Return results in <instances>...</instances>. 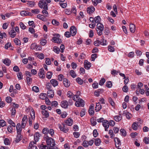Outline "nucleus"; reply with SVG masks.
<instances>
[{
    "label": "nucleus",
    "mask_w": 149,
    "mask_h": 149,
    "mask_svg": "<svg viewBox=\"0 0 149 149\" xmlns=\"http://www.w3.org/2000/svg\"><path fill=\"white\" fill-rule=\"evenodd\" d=\"M47 4L44 1H39L38 3V6L41 8H43L44 10L42 11V13L43 15L45 17L48 16V13L47 10H48Z\"/></svg>",
    "instance_id": "f257e3e1"
},
{
    "label": "nucleus",
    "mask_w": 149,
    "mask_h": 149,
    "mask_svg": "<svg viewBox=\"0 0 149 149\" xmlns=\"http://www.w3.org/2000/svg\"><path fill=\"white\" fill-rule=\"evenodd\" d=\"M45 138H46V140L47 144L49 147H53L55 145L54 140L52 138L49 137L47 136L44 137Z\"/></svg>",
    "instance_id": "f03ea898"
},
{
    "label": "nucleus",
    "mask_w": 149,
    "mask_h": 149,
    "mask_svg": "<svg viewBox=\"0 0 149 149\" xmlns=\"http://www.w3.org/2000/svg\"><path fill=\"white\" fill-rule=\"evenodd\" d=\"M84 101L81 98L77 99L75 102V106L77 107H84Z\"/></svg>",
    "instance_id": "7ed1b4c3"
},
{
    "label": "nucleus",
    "mask_w": 149,
    "mask_h": 149,
    "mask_svg": "<svg viewBox=\"0 0 149 149\" xmlns=\"http://www.w3.org/2000/svg\"><path fill=\"white\" fill-rule=\"evenodd\" d=\"M45 72L44 71V69L42 68L40 70V71L38 73L39 76L42 79H43L45 77Z\"/></svg>",
    "instance_id": "20e7f679"
},
{
    "label": "nucleus",
    "mask_w": 149,
    "mask_h": 149,
    "mask_svg": "<svg viewBox=\"0 0 149 149\" xmlns=\"http://www.w3.org/2000/svg\"><path fill=\"white\" fill-rule=\"evenodd\" d=\"M84 67L87 70L89 69L91 66V63L87 60H85L84 61Z\"/></svg>",
    "instance_id": "39448f33"
},
{
    "label": "nucleus",
    "mask_w": 149,
    "mask_h": 149,
    "mask_svg": "<svg viewBox=\"0 0 149 149\" xmlns=\"http://www.w3.org/2000/svg\"><path fill=\"white\" fill-rule=\"evenodd\" d=\"M36 143L34 141L31 142L29 144L28 147V149H37V148L36 146H34V144Z\"/></svg>",
    "instance_id": "423d86ee"
},
{
    "label": "nucleus",
    "mask_w": 149,
    "mask_h": 149,
    "mask_svg": "<svg viewBox=\"0 0 149 149\" xmlns=\"http://www.w3.org/2000/svg\"><path fill=\"white\" fill-rule=\"evenodd\" d=\"M109 122L107 120H104L102 122V125L105 128V131H107L109 127Z\"/></svg>",
    "instance_id": "0eeeda50"
},
{
    "label": "nucleus",
    "mask_w": 149,
    "mask_h": 149,
    "mask_svg": "<svg viewBox=\"0 0 149 149\" xmlns=\"http://www.w3.org/2000/svg\"><path fill=\"white\" fill-rule=\"evenodd\" d=\"M114 141L115 142V145L116 147H118L121 145L120 140L118 138H115L114 139Z\"/></svg>",
    "instance_id": "6e6552de"
},
{
    "label": "nucleus",
    "mask_w": 149,
    "mask_h": 149,
    "mask_svg": "<svg viewBox=\"0 0 149 149\" xmlns=\"http://www.w3.org/2000/svg\"><path fill=\"white\" fill-rule=\"evenodd\" d=\"M21 15L22 16H32L33 15L31 13L25 11H22L20 13Z\"/></svg>",
    "instance_id": "1a4fd4ad"
},
{
    "label": "nucleus",
    "mask_w": 149,
    "mask_h": 149,
    "mask_svg": "<svg viewBox=\"0 0 149 149\" xmlns=\"http://www.w3.org/2000/svg\"><path fill=\"white\" fill-rule=\"evenodd\" d=\"M61 105L62 108H66L68 106V104L66 100L62 101L61 103Z\"/></svg>",
    "instance_id": "9d476101"
},
{
    "label": "nucleus",
    "mask_w": 149,
    "mask_h": 149,
    "mask_svg": "<svg viewBox=\"0 0 149 149\" xmlns=\"http://www.w3.org/2000/svg\"><path fill=\"white\" fill-rule=\"evenodd\" d=\"M48 96L51 98H53L54 96V91L52 89H50L47 91Z\"/></svg>",
    "instance_id": "9b49d317"
},
{
    "label": "nucleus",
    "mask_w": 149,
    "mask_h": 149,
    "mask_svg": "<svg viewBox=\"0 0 149 149\" xmlns=\"http://www.w3.org/2000/svg\"><path fill=\"white\" fill-rule=\"evenodd\" d=\"M50 81L52 85L54 87L58 85V82L57 81L56 79H52Z\"/></svg>",
    "instance_id": "f8f14e48"
},
{
    "label": "nucleus",
    "mask_w": 149,
    "mask_h": 149,
    "mask_svg": "<svg viewBox=\"0 0 149 149\" xmlns=\"http://www.w3.org/2000/svg\"><path fill=\"white\" fill-rule=\"evenodd\" d=\"M66 124L68 126H71L73 124V121L71 119L68 118L67 120H65V122Z\"/></svg>",
    "instance_id": "ddd939ff"
},
{
    "label": "nucleus",
    "mask_w": 149,
    "mask_h": 149,
    "mask_svg": "<svg viewBox=\"0 0 149 149\" xmlns=\"http://www.w3.org/2000/svg\"><path fill=\"white\" fill-rule=\"evenodd\" d=\"M130 31L133 33L134 32L135 30V25L132 23L130 24Z\"/></svg>",
    "instance_id": "4468645a"
},
{
    "label": "nucleus",
    "mask_w": 149,
    "mask_h": 149,
    "mask_svg": "<svg viewBox=\"0 0 149 149\" xmlns=\"http://www.w3.org/2000/svg\"><path fill=\"white\" fill-rule=\"evenodd\" d=\"M8 33L9 35H10V37L12 38H14L16 35V32L13 29L11 30Z\"/></svg>",
    "instance_id": "2eb2a0df"
},
{
    "label": "nucleus",
    "mask_w": 149,
    "mask_h": 149,
    "mask_svg": "<svg viewBox=\"0 0 149 149\" xmlns=\"http://www.w3.org/2000/svg\"><path fill=\"white\" fill-rule=\"evenodd\" d=\"M33 116H32L31 114V119L30 118H29V125L30 126H31L32 125V119H34L35 118V113L33 112Z\"/></svg>",
    "instance_id": "dca6fc26"
},
{
    "label": "nucleus",
    "mask_w": 149,
    "mask_h": 149,
    "mask_svg": "<svg viewBox=\"0 0 149 149\" xmlns=\"http://www.w3.org/2000/svg\"><path fill=\"white\" fill-rule=\"evenodd\" d=\"M95 8L93 6L88 8L87 10V12L89 14L93 12Z\"/></svg>",
    "instance_id": "f3484780"
},
{
    "label": "nucleus",
    "mask_w": 149,
    "mask_h": 149,
    "mask_svg": "<svg viewBox=\"0 0 149 149\" xmlns=\"http://www.w3.org/2000/svg\"><path fill=\"white\" fill-rule=\"evenodd\" d=\"M114 120L117 122H119L122 119V116L121 114H119L118 116H114Z\"/></svg>",
    "instance_id": "a211bd4d"
},
{
    "label": "nucleus",
    "mask_w": 149,
    "mask_h": 149,
    "mask_svg": "<svg viewBox=\"0 0 149 149\" xmlns=\"http://www.w3.org/2000/svg\"><path fill=\"white\" fill-rule=\"evenodd\" d=\"M63 83L64 85L66 87H68L70 85L69 81H68V79L66 78H65L63 79Z\"/></svg>",
    "instance_id": "6ab92c4d"
},
{
    "label": "nucleus",
    "mask_w": 149,
    "mask_h": 149,
    "mask_svg": "<svg viewBox=\"0 0 149 149\" xmlns=\"http://www.w3.org/2000/svg\"><path fill=\"white\" fill-rule=\"evenodd\" d=\"M67 95L70 98H72V100L74 101V97L73 93L71 91H68L67 93Z\"/></svg>",
    "instance_id": "aec40b11"
},
{
    "label": "nucleus",
    "mask_w": 149,
    "mask_h": 149,
    "mask_svg": "<svg viewBox=\"0 0 149 149\" xmlns=\"http://www.w3.org/2000/svg\"><path fill=\"white\" fill-rule=\"evenodd\" d=\"M22 138L21 134H17L16 138L15 140V141L16 143H18L19 142Z\"/></svg>",
    "instance_id": "412c9836"
},
{
    "label": "nucleus",
    "mask_w": 149,
    "mask_h": 149,
    "mask_svg": "<svg viewBox=\"0 0 149 149\" xmlns=\"http://www.w3.org/2000/svg\"><path fill=\"white\" fill-rule=\"evenodd\" d=\"M3 62L6 65L9 66L11 63V61L8 59L6 58L4 60Z\"/></svg>",
    "instance_id": "4be33fe9"
},
{
    "label": "nucleus",
    "mask_w": 149,
    "mask_h": 149,
    "mask_svg": "<svg viewBox=\"0 0 149 149\" xmlns=\"http://www.w3.org/2000/svg\"><path fill=\"white\" fill-rule=\"evenodd\" d=\"M70 33L71 35L73 36H74V26H72L70 28Z\"/></svg>",
    "instance_id": "5701e85b"
},
{
    "label": "nucleus",
    "mask_w": 149,
    "mask_h": 149,
    "mask_svg": "<svg viewBox=\"0 0 149 149\" xmlns=\"http://www.w3.org/2000/svg\"><path fill=\"white\" fill-rule=\"evenodd\" d=\"M40 137V134L38 132H36L34 135V141L36 143L37 141H38V139Z\"/></svg>",
    "instance_id": "b1692460"
},
{
    "label": "nucleus",
    "mask_w": 149,
    "mask_h": 149,
    "mask_svg": "<svg viewBox=\"0 0 149 149\" xmlns=\"http://www.w3.org/2000/svg\"><path fill=\"white\" fill-rule=\"evenodd\" d=\"M102 108V106L100 105L99 102L96 103V107H95V110L96 111H97L100 110Z\"/></svg>",
    "instance_id": "393cba45"
},
{
    "label": "nucleus",
    "mask_w": 149,
    "mask_h": 149,
    "mask_svg": "<svg viewBox=\"0 0 149 149\" xmlns=\"http://www.w3.org/2000/svg\"><path fill=\"white\" fill-rule=\"evenodd\" d=\"M97 29L98 30H104V27L103 25L100 23H98L97 24Z\"/></svg>",
    "instance_id": "a878e982"
},
{
    "label": "nucleus",
    "mask_w": 149,
    "mask_h": 149,
    "mask_svg": "<svg viewBox=\"0 0 149 149\" xmlns=\"http://www.w3.org/2000/svg\"><path fill=\"white\" fill-rule=\"evenodd\" d=\"M53 41L58 43H60L61 42V40L56 37H54L53 38Z\"/></svg>",
    "instance_id": "bb28decb"
},
{
    "label": "nucleus",
    "mask_w": 149,
    "mask_h": 149,
    "mask_svg": "<svg viewBox=\"0 0 149 149\" xmlns=\"http://www.w3.org/2000/svg\"><path fill=\"white\" fill-rule=\"evenodd\" d=\"M90 121L92 125L93 126H95L96 124V119L94 118H91L90 119Z\"/></svg>",
    "instance_id": "cd10ccee"
},
{
    "label": "nucleus",
    "mask_w": 149,
    "mask_h": 149,
    "mask_svg": "<svg viewBox=\"0 0 149 149\" xmlns=\"http://www.w3.org/2000/svg\"><path fill=\"white\" fill-rule=\"evenodd\" d=\"M37 17L39 19L42 20V21H45V17L43 15L39 14L37 15Z\"/></svg>",
    "instance_id": "c85d7f7f"
},
{
    "label": "nucleus",
    "mask_w": 149,
    "mask_h": 149,
    "mask_svg": "<svg viewBox=\"0 0 149 149\" xmlns=\"http://www.w3.org/2000/svg\"><path fill=\"white\" fill-rule=\"evenodd\" d=\"M42 114L45 116V117L47 118L49 116V114L47 111L45 110H42Z\"/></svg>",
    "instance_id": "c756f323"
},
{
    "label": "nucleus",
    "mask_w": 149,
    "mask_h": 149,
    "mask_svg": "<svg viewBox=\"0 0 149 149\" xmlns=\"http://www.w3.org/2000/svg\"><path fill=\"white\" fill-rule=\"evenodd\" d=\"M132 127L133 130H136L137 129L138 124L136 122L134 123L132 125Z\"/></svg>",
    "instance_id": "7c9ffc66"
},
{
    "label": "nucleus",
    "mask_w": 149,
    "mask_h": 149,
    "mask_svg": "<svg viewBox=\"0 0 149 149\" xmlns=\"http://www.w3.org/2000/svg\"><path fill=\"white\" fill-rule=\"evenodd\" d=\"M97 57V54H94L91 55V60L92 61H94L95 58Z\"/></svg>",
    "instance_id": "2f4dec72"
},
{
    "label": "nucleus",
    "mask_w": 149,
    "mask_h": 149,
    "mask_svg": "<svg viewBox=\"0 0 149 149\" xmlns=\"http://www.w3.org/2000/svg\"><path fill=\"white\" fill-rule=\"evenodd\" d=\"M76 81L80 85H82L83 83V81L79 77L76 79Z\"/></svg>",
    "instance_id": "473e14b6"
},
{
    "label": "nucleus",
    "mask_w": 149,
    "mask_h": 149,
    "mask_svg": "<svg viewBox=\"0 0 149 149\" xmlns=\"http://www.w3.org/2000/svg\"><path fill=\"white\" fill-rule=\"evenodd\" d=\"M6 122L3 120H0V127H3L6 125Z\"/></svg>",
    "instance_id": "72a5a7b5"
},
{
    "label": "nucleus",
    "mask_w": 149,
    "mask_h": 149,
    "mask_svg": "<svg viewBox=\"0 0 149 149\" xmlns=\"http://www.w3.org/2000/svg\"><path fill=\"white\" fill-rule=\"evenodd\" d=\"M92 1L93 4L96 6L98 3H100L101 1V0H92Z\"/></svg>",
    "instance_id": "f704fd0d"
},
{
    "label": "nucleus",
    "mask_w": 149,
    "mask_h": 149,
    "mask_svg": "<svg viewBox=\"0 0 149 149\" xmlns=\"http://www.w3.org/2000/svg\"><path fill=\"white\" fill-rule=\"evenodd\" d=\"M14 41L16 45H21L20 41L18 39L15 38L14 39Z\"/></svg>",
    "instance_id": "c9c22d12"
},
{
    "label": "nucleus",
    "mask_w": 149,
    "mask_h": 149,
    "mask_svg": "<svg viewBox=\"0 0 149 149\" xmlns=\"http://www.w3.org/2000/svg\"><path fill=\"white\" fill-rule=\"evenodd\" d=\"M101 20V18L100 16H97L95 18V20L94 21L95 23H100L99 22Z\"/></svg>",
    "instance_id": "e433bc0d"
},
{
    "label": "nucleus",
    "mask_w": 149,
    "mask_h": 149,
    "mask_svg": "<svg viewBox=\"0 0 149 149\" xmlns=\"http://www.w3.org/2000/svg\"><path fill=\"white\" fill-rule=\"evenodd\" d=\"M101 143V141L100 139H95V143L97 146H99Z\"/></svg>",
    "instance_id": "4c0bfd02"
},
{
    "label": "nucleus",
    "mask_w": 149,
    "mask_h": 149,
    "mask_svg": "<svg viewBox=\"0 0 149 149\" xmlns=\"http://www.w3.org/2000/svg\"><path fill=\"white\" fill-rule=\"evenodd\" d=\"M105 82V79L104 78H102L99 82V84L101 86H102Z\"/></svg>",
    "instance_id": "58836bf2"
},
{
    "label": "nucleus",
    "mask_w": 149,
    "mask_h": 149,
    "mask_svg": "<svg viewBox=\"0 0 149 149\" xmlns=\"http://www.w3.org/2000/svg\"><path fill=\"white\" fill-rule=\"evenodd\" d=\"M52 23L53 25L56 26H58L59 24V22L55 19H53L52 20Z\"/></svg>",
    "instance_id": "ea45409f"
},
{
    "label": "nucleus",
    "mask_w": 149,
    "mask_h": 149,
    "mask_svg": "<svg viewBox=\"0 0 149 149\" xmlns=\"http://www.w3.org/2000/svg\"><path fill=\"white\" fill-rule=\"evenodd\" d=\"M82 145L83 146L85 147H87L89 146L88 145V141L85 140L82 143Z\"/></svg>",
    "instance_id": "a19ab883"
},
{
    "label": "nucleus",
    "mask_w": 149,
    "mask_h": 149,
    "mask_svg": "<svg viewBox=\"0 0 149 149\" xmlns=\"http://www.w3.org/2000/svg\"><path fill=\"white\" fill-rule=\"evenodd\" d=\"M4 143L6 145H10V143L9 140L8 138L5 139L4 141Z\"/></svg>",
    "instance_id": "79ce46f5"
},
{
    "label": "nucleus",
    "mask_w": 149,
    "mask_h": 149,
    "mask_svg": "<svg viewBox=\"0 0 149 149\" xmlns=\"http://www.w3.org/2000/svg\"><path fill=\"white\" fill-rule=\"evenodd\" d=\"M120 132L124 136H126V132L125 130L123 129H121L120 130Z\"/></svg>",
    "instance_id": "37998d69"
},
{
    "label": "nucleus",
    "mask_w": 149,
    "mask_h": 149,
    "mask_svg": "<svg viewBox=\"0 0 149 149\" xmlns=\"http://www.w3.org/2000/svg\"><path fill=\"white\" fill-rule=\"evenodd\" d=\"M124 114H125L126 115V118L128 119H130L132 116L131 114L129 112L125 113H124Z\"/></svg>",
    "instance_id": "c03bdc74"
},
{
    "label": "nucleus",
    "mask_w": 149,
    "mask_h": 149,
    "mask_svg": "<svg viewBox=\"0 0 149 149\" xmlns=\"http://www.w3.org/2000/svg\"><path fill=\"white\" fill-rule=\"evenodd\" d=\"M145 87L146 88V94L147 96H149V88H148L147 85H145Z\"/></svg>",
    "instance_id": "a18cd8bd"
},
{
    "label": "nucleus",
    "mask_w": 149,
    "mask_h": 149,
    "mask_svg": "<svg viewBox=\"0 0 149 149\" xmlns=\"http://www.w3.org/2000/svg\"><path fill=\"white\" fill-rule=\"evenodd\" d=\"M47 43V41L45 39H42L40 40V44L42 45H45Z\"/></svg>",
    "instance_id": "49530a36"
},
{
    "label": "nucleus",
    "mask_w": 149,
    "mask_h": 149,
    "mask_svg": "<svg viewBox=\"0 0 149 149\" xmlns=\"http://www.w3.org/2000/svg\"><path fill=\"white\" fill-rule=\"evenodd\" d=\"M32 90L36 92H38L39 91V89L38 87L36 86H34L32 87Z\"/></svg>",
    "instance_id": "de8ad7c7"
},
{
    "label": "nucleus",
    "mask_w": 149,
    "mask_h": 149,
    "mask_svg": "<svg viewBox=\"0 0 149 149\" xmlns=\"http://www.w3.org/2000/svg\"><path fill=\"white\" fill-rule=\"evenodd\" d=\"M109 100L110 104L112 106H114L115 105V104L112 99L111 97H109Z\"/></svg>",
    "instance_id": "09e8293b"
},
{
    "label": "nucleus",
    "mask_w": 149,
    "mask_h": 149,
    "mask_svg": "<svg viewBox=\"0 0 149 149\" xmlns=\"http://www.w3.org/2000/svg\"><path fill=\"white\" fill-rule=\"evenodd\" d=\"M52 73L51 72H49L47 73L46 77L48 79H50L52 77Z\"/></svg>",
    "instance_id": "8fccbe9b"
},
{
    "label": "nucleus",
    "mask_w": 149,
    "mask_h": 149,
    "mask_svg": "<svg viewBox=\"0 0 149 149\" xmlns=\"http://www.w3.org/2000/svg\"><path fill=\"white\" fill-rule=\"evenodd\" d=\"M108 50L110 52H113L115 51L114 48L111 46H109L108 47Z\"/></svg>",
    "instance_id": "3c124183"
},
{
    "label": "nucleus",
    "mask_w": 149,
    "mask_h": 149,
    "mask_svg": "<svg viewBox=\"0 0 149 149\" xmlns=\"http://www.w3.org/2000/svg\"><path fill=\"white\" fill-rule=\"evenodd\" d=\"M54 130L53 129H50L48 130V134L49 133L51 134V136H52L54 134Z\"/></svg>",
    "instance_id": "603ef678"
},
{
    "label": "nucleus",
    "mask_w": 149,
    "mask_h": 149,
    "mask_svg": "<svg viewBox=\"0 0 149 149\" xmlns=\"http://www.w3.org/2000/svg\"><path fill=\"white\" fill-rule=\"evenodd\" d=\"M106 40H104V39H102L101 40V41L100 42V43L103 45H106Z\"/></svg>",
    "instance_id": "864d4df0"
},
{
    "label": "nucleus",
    "mask_w": 149,
    "mask_h": 149,
    "mask_svg": "<svg viewBox=\"0 0 149 149\" xmlns=\"http://www.w3.org/2000/svg\"><path fill=\"white\" fill-rule=\"evenodd\" d=\"M19 25L21 28L22 29H26V26L24 25V24L22 22H20Z\"/></svg>",
    "instance_id": "5fc2aeb1"
},
{
    "label": "nucleus",
    "mask_w": 149,
    "mask_h": 149,
    "mask_svg": "<svg viewBox=\"0 0 149 149\" xmlns=\"http://www.w3.org/2000/svg\"><path fill=\"white\" fill-rule=\"evenodd\" d=\"M8 123L12 125L13 127H15V124L10 119H9L8 120Z\"/></svg>",
    "instance_id": "6e6d98bb"
},
{
    "label": "nucleus",
    "mask_w": 149,
    "mask_h": 149,
    "mask_svg": "<svg viewBox=\"0 0 149 149\" xmlns=\"http://www.w3.org/2000/svg\"><path fill=\"white\" fill-rule=\"evenodd\" d=\"M27 4L31 7L33 6L35 4V3L33 1H28Z\"/></svg>",
    "instance_id": "4d7b16f0"
},
{
    "label": "nucleus",
    "mask_w": 149,
    "mask_h": 149,
    "mask_svg": "<svg viewBox=\"0 0 149 149\" xmlns=\"http://www.w3.org/2000/svg\"><path fill=\"white\" fill-rule=\"evenodd\" d=\"M123 90L124 92L127 93L128 91V88L127 86H124L123 88Z\"/></svg>",
    "instance_id": "13d9d810"
},
{
    "label": "nucleus",
    "mask_w": 149,
    "mask_h": 149,
    "mask_svg": "<svg viewBox=\"0 0 149 149\" xmlns=\"http://www.w3.org/2000/svg\"><path fill=\"white\" fill-rule=\"evenodd\" d=\"M143 141L146 144L149 143V138L147 137H145Z\"/></svg>",
    "instance_id": "bf43d9fd"
},
{
    "label": "nucleus",
    "mask_w": 149,
    "mask_h": 149,
    "mask_svg": "<svg viewBox=\"0 0 149 149\" xmlns=\"http://www.w3.org/2000/svg\"><path fill=\"white\" fill-rule=\"evenodd\" d=\"M54 52H56V53L58 54L59 52V49L58 47L55 46L54 47Z\"/></svg>",
    "instance_id": "052dcab7"
},
{
    "label": "nucleus",
    "mask_w": 149,
    "mask_h": 149,
    "mask_svg": "<svg viewBox=\"0 0 149 149\" xmlns=\"http://www.w3.org/2000/svg\"><path fill=\"white\" fill-rule=\"evenodd\" d=\"M109 126L110 125L111 126H113L115 124V123L113 120H110L109 122Z\"/></svg>",
    "instance_id": "680f3d73"
},
{
    "label": "nucleus",
    "mask_w": 149,
    "mask_h": 149,
    "mask_svg": "<svg viewBox=\"0 0 149 149\" xmlns=\"http://www.w3.org/2000/svg\"><path fill=\"white\" fill-rule=\"evenodd\" d=\"M17 76L19 79H22V75L21 72H19L17 74Z\"/></svg>",
    "instance_id": "e2e57ef3"
},
{
    "label": "nucleus",
    "mask_w": 149,
    "mask_h": 149,
    "mask_svg": "<svg viewBox=\"0 0 149 149\" xmlns=\"http://www.w3.org/2000/svg\"><path fill=\"white\" fill-rule=\"evenodd\" d=\"M31 12L33 13L38 14L39 13L40 11L38 9H36L32 10Z\"/></svg>",
    "instance_id": "0e129e2a"
},
{
    "label": "nucleus",
    "mask_w": 149,
    "mask_h": 149,
    "mask_svg": "<svg viewBox=\"0 0 149 149\" xmlns=\"http://www.w3.org/2000/svg\"><path fill=\"white\" fill-rule=\"evenodd\" d=\"M134 52H132L129 53L128 56L130 58H133L134 57Z\"/></svg>",
    "instance_id": "69168bd1"
},
{
    "label": "nucleus",
    "mask_w": 149,
    "mask_h": 149,
    "mask_svg": "<svg viewBox=\"0 0 149 149\" xmlns=\"http://www.w3.org/2000/svg\"><path fill=\"white\" fill-rule=\"evenodd\" d=\"M52 106L56 107L58 105V102L56 101H54L51 103Z\"/></svg>",
    "instance_id": "338daca9"
},
{
    "label": "nucleus",
    "mask_w": 149,
    "mask_h": 149,
    "mask_svg": "<svg viewBox=\"0 0 149 149\" xmlns=\"http://www.w3.org/2000/svg\"><path fill=\"white\" fill-rule=\"evenodd\" d=\"M48 129L47 128H44L42 130V132L44 134H47Z\"/></svg>",
    "instance_id": "774afa93"
}]
</instances>
